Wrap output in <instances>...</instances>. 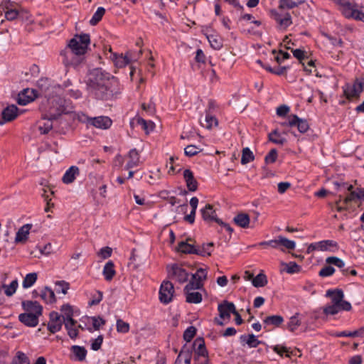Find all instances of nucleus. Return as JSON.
I'll list each match as a JSON object with an SVG mask.
<instances>
[{"instance_id": "63", "label": "nucleus", "mask_w": 364, "mask_h": 364, "mask_svg": "<svg viewBox=\"0 0 364 364\" xmlns=\"http://www.w3.org/2000/svg\"><path fill=\"white\" fill-rule=\"evenodd\" d=\"M300 325L299 320L296 316H291L287 324V328L289 331H294Z\"/></svg>"}, {"instance_id": "53", "label": "nucleus", "mask_w": 364, "mask_h": 364, "mask_svg": "<svg viewBox=\"0 0 364 364\" xmlns=\"http://www.w3.org/2000/svg\"><path fill=\"white\" fill-rule=\"evenodd\" d=\"M252 282L255 287H264L267 283V277L265 274L260 273L252 279Z\"/></svg>"}, {"instance_id": "39", "label": "nucleus", "mask_w": 364, "mask_h": 364, "mask_svg": "<svg viewBox=\"0 0 364 364\" xmlns=\"http://www.w3.org/2000/svg\"><path fill=\"white\" fill-rule=\"evenodd\" d=\"M343 186H346L347 190L350 192L349 194L343 199V204L348 205L349 203L355 201L356 199H358V191L357 190L353 191V185H347L346 183H343Z\"/></svg>"}, {"instance_id": "48", "label": "nucleus", "mask_w": 364, "mask_h": 364, "mask_svg": "<svg viewBox=\"0 0 364 364\" xmlns=\"http://www.w3.org/2000/svg\"><path fill=\"white\" fill-rule=\"evenodd\" d=\"M255 159V156L252 151L248 148L245 147L242 151L241 164L245 165Z\"/></svg>"}, {"instance_id": "1", "label": "nucleus", "mask_w": 364, "mask_h": 364, "mask_svg": "<svg viewBox=\"0 0 364 364\" xmlns=\"http://www.w3.org/2000/svg\"><path fill=\"white\" fill-rule=\"evenodd\" d=\"M87 87L89 93L99 100H107L120 92L118 80L107 76L99 69L90 73Z\"/></svg>"}, {"instance_id": "43", "label": "nucleus", "mask_w": 364, "mask_h": 364, "mask_svg": "<svg viewBox=\"0 0 364 364\" xmlns=\"http://www.w3.org/2000/svg\"><path fill=\"white\" fill-rule=\"evenodd\" d=\"M37 278H38V275H37V273H36V272L27 274L26 275V277H24L23 282H22L23 287L24 289H28V288L31 287L36 282Z\"/></svg>"}, {"instance_id": "47", "label": "nucleus", "mask_w": 364, "mask_h": 364, "mask_svg": "<svg viewBox=\"0 0 364 364\" xmlns=\"http://www.w3.org/2000/svg\"><path fill=\"white\" fill-rule=\"evenodd\" d=\"M18 286V284L17 279H14L9 285L3 284L2 287L4 289L5 294L7 296H11L15 294Z\"/></svg>"}, {"instance_id": "56", "label": "nucleus", "mask_w": 364, "mask_h": 364, "mask_svg": "<svg viewBox=\"0 0 364 364\" xmlns=\"http://www.w3.org/2000/svg\"><path fill=\"white\" fill-rule=\"evenodd\" d=\"M116 327L119 333H126L129 331V324L122 319L117 320Z\"/></svg>"}, {"instance_id": "49", "label": "nucleus", "mask_w": 364, "mask_h": 364, "mask_svg": "<svg viewBox=\"0 0 364 364\" xmlns=\"http://www.w3.org/2000/svg\"><path fill=\"white\" fill-rule=\"evenodd\" d=\"M11 364H30V362L28 358L24 353L18 351L16 355L13 358Z\"/></svg>"}, {"instance_id": "7", "label": "nucleus", "mask_w": 364, "mask_h": 364, "mask_svg": "<svg viewBox=\"0 0 364 364\" xmlns=\"http://www.w3.org/2000/svg\"><path fill=\"white\" fill-rule=\"evenodd\" d=\"M173 284L169 281H164L159 289V300L164 304H169L174 295Z\"/></svg>"}, {"instance_id": "62", "label": "nucleus", "mask_w": 364, "mask_h": 364, "mask_svg": "<svg viewBox=\"0 0 364 364\" xmlns=\"http://www.w3.org/2000/svg\"><path fill=\"white\" fill-rule=\"evenodd\" d=\"M277 159V151L275 149H272L265 156V162L266 164H273L276 161Z\"/></svg>"}, {"instance_id": "24", "label": "nucleus", "mask_w": 364, "mask_h": 364, "mask_svg": "<svg viewBox=\"0 0 364 364\" xmlns=\"http://www.w3.org/2000/svg\"><path fill=\"white\" fill-rule=\"evenodd\" d=\"M186 301L190 304H199L203 300L202 294L197 291L184 289Z\"/></svg>"}, {"instance_id": "13", "label": "nucleus", "mask_w": 364, "mask_h": 364, "mask_svg": "<svg viewBox=\"0 0 364 364\" xmlns=\"http://www.w3.org/2000/svg\"><path fill=\"white\" fill-rule=\"evenodd\" d=\"M63 320L61 319V316L56 311L50 313V321L48 323V328L52 333H55L60 331L63 326Z\"/></svg>"}, {"instance_id": "38", "label": "nucleus", "mask_w": 364, "mask_h": 364, "mask_svg": "<svg viewBox=\"0 0 364 364\" xmlns=\"http://www.w3.org/2000/svg\"><path fill=\"white\" fill-rule=\"evenodd\" d=\"M207 38L213 49L220 50L223 47V39L218 35L210 34L207 36Z\"/></svg>"}, {"instance_id": "58", "label": "nucleus", "mask_w": 364, "mask_h": 364, "mask_svg": "<svg viewBox=\"0 0 364 364\" xmlns=\"http://www.w3.org/2000/svg\"><path fill=\"white\" fill-rule=\"evenodd\" d=\"M202 149L195 145H188L184 149L185 154L187 156H193L199 153Z\"/></svg>"}, {"instance_id": "22", "label": "nucleus", "mask_w": 364, "mask_h": 364, "mask_svg": "<svg viewBox=\"0 0 364 364\" xmlns=\"http://www.w3.org/2000/svg\"><path fill=\"white\" fill-rule=\"evenodd\" d=\"M183 175L188 189L190 191H196L198 188V182L194 178L193 173L190 169H186L184 170Z\"/></svg>"}, {"instance_id": "11", "label": "nucleus", "mask_w": 364, "mask_h": 364, "mask_svg": "<svg viewBox=\"0 0 364 364\" xmlns=\"http://www.w3.org/2000/svg\"><path fill=\"white\" fill-rule=\"evenodd\" d=\"M341 311H343L341 309V307L340 306L333 304H329L323 306V308H319L316 310H315L313 313V316L315 319L322 318V314H323L326 316H328L329 315L333 316L339 313Z\"/></svg>"}, {"instance_id": "26", "label": "nucleus", "mask_w": 364, "mask_h": 364, "mask_svg": "<svg viewBox=\"0 0 364 364\" xmlns=\"http://www.w3.org/2000/svg\"><path fill=\"white\" fill-rule=\"evenodd\" d=\"M79 174V168L77 166H73L70 167L64 173L62 181L65 184L73 183L76 176Z\"/></svg>"}, {"instance_id": "44", "label": "nucleus", "mask_w": 364, "mask_h": 364, "mask_svg": "<svg viewBox=\"0 0 364 364\" xmlns=\"http://www.w3.org/2000/svg\"><path fill=\"white\" fill-rule=\"evenodd\" d=\"M277 241L278 248H279L280 246H282L283 247L290 250L295 249L296 243L293 240H290L283 236H279L277 237Z\"/></svg>"}, {"instance_id": "16", "label": "nucleus", "mask_w": 364, "mask_h": 364, "mask_svg": "<svg viewBox=\"0 0 364 364\" xmlns=\"http://www.w3.org/2000/svg\"><path fill=\"white\" fill-rule=\"evenodd\" d=\"M218 310L220 313V317L221 318L229 319L230 318V314H234L236 309L233 303L225 301L218 305Z\"/></svg>"}, {"instance_id": "6", "label": "nucleus", "mask_w": 364, "mask_h": 364, "mask_svg": "<svg viewBox=\"0 0 364 364\" xmlns=\"http://www.w3.org/2000/svg\"><path fill=\"white\" fill-rule=\"evenodd\" d=\"M200 213L202 218L205 221H215L221 226L224 227L230 232L233 231L232 228L228 224L223 223L221 220L216 217L215 211L213 210V208L211 205L206 204L205 206L200 210Z\"/></svg>"}, {"instance_id": "64", "label": "nucleus", "mask_w": 364, "mask_h": 364, "mask_svg": "<svg viewBox=\"0 0 364 364\" xmlns=\"http://www.w3.org/2000/svg\"><path fill=\"white\" fill-rule=\"evenodd\" d=\"M192 277L193 279H196L203 282L206 279L207 271L205 269L199 268Z\"/></svg>"}, {"instance_id": "2", "label": "nucleus", "mask_w": 364, "mask_h": 364, "mask_svg": "<svg viewBox=\"0 0 364 364\" xmlns=\"http://www.w3.org/2000/svg\"><path fill=\"white\" fill-rule=\"evenodd\" d=\"M90 43V37L89 34L82 33L80 35H75L74 37L70 40L68 45V48L70 50L71 54L76 55V60H70L69 54L67 51L61 53L64 55L63 63L65 65H72L77 67L84 59V55L87 53L88 46Z\"/></svg>"}, {"instance_id": "61", "label": "nucleus", "mask_w": 364, "mask_h": 364, "mask_svg": "<svg viewBox=\"0 0 364 364\" xmlns=\"http://www.w3.org/2000/svg\"><path fill=\"white\" fill-rule=\"evenodd\" d=\"M112 253V249L109 247H105L100 250L97 255L102 259H105L111 257Z\"/></svg>"}, {"instance_id": "23", "label": "nucleus", "mask_w": 364, "mask_h": 364, "mask_svg": "<svg viewBox=\"0 0 364 364\" xmlns=\"http://www.w3.org/2000/svg\"><path fill=\"white\" fill-rule=\"evenodd\" d=\"M129 161L125 166L126 169H131L139 166L140 163V156L136 149H132L129 152Z\"/></svg>"}, {"instance_id": "45", "label": "nucleus", "mask_w": 364, "mask_h": 364, "mask_svg": "<svg viewBox=\"0 0 364 364\" xmlns=\"http://www.w3.org/2000/svg\"><path fill=\"white\" fill-rule=\"evenodd\" d=\"M268 138L271 142L278 145H282L286 142V139L281 136L277 129H274L269 133Z\"/></svg>"}, {"instance_id": "18", "label": "nucleus", "mask_w": 364, "mask_h": 364, "mask_svg": "<svg viewBox=\"0 0 364 364\" xmlns=\"http://www.w3.org/2000/svg\"><path fill=\"white\" fill-rule=\"evenodd\" d=\"M90 125L98 129H107L112 125V120L105 116L91 117Z\"/></svg>"}, {"instance_id": "60", "label": "nucleus", "mask_w": 364, "mask_h": 364, "mask_svg": "<svg viewBox=\"0 0 364 364\" xmlns=\"http://www.w3.org/2000/svg\"><path fill=\"white\" fill-rule=\"evenodd\" d=\"M196 333V329L194 326H189L183 333V338L187 342L192 340Z\"/></svg>"}, {"instance_id": "30", "label": "nucleus", "mask_w": 364, "mask_h": 364, "mask_svg": "<svg viewBox=\"0 0 364 364\" xmlns=\"http://www.w3.org/2000/svg\"><path fill=\"white\" fill-rule=\"evenodd\" d=\"M110 58L114 61V63L117 68H124L130 63V59L127 55H117L116 53H111Z\"/></svg>"}, {"instance_id": "55", "label": "nucleus", "mask_w": 364, "mask_h": 364, "mask_svg": "<svg viewBox=\"0 0 364 364\" xmlns=\"http://www.w3.org/2000/svg\"><path fill=\"white\" fill-rule=\"evenodd\" d=\"M137 123L141 127L146 134H149L152 131L154 127V124L151 121H146L142 118H139L137 119Z\"/></svg>"}, {"instance_id": "19", "label": "nucleus", "mask_w": 364, "mask_h": 364, "mask_svg": "<svg viewBox=\"0 0 364 364\" xmlns=\"http://www.w3.org/2000/svg\"><path fill=\"white\" fill-rule=\"evenodd\" d=\"M18 115V108L16 105H11L4 108L1 112L4 122H0L2 124L5 122H9L14 119Z\"/></svg>"}, {"instance_id": "40", "label": "nucleus", "mask_w": 364, "mask_h": 364, "mask_svg": "<svg viewBox=\"0 0 364 364\" xmlns=\"http://www.w3.org/2000/svg\"><path fill=\"white\" fill-rule=\"evenodd\" d=\"M263 321L266 326H279L284 321V319L279 315H272L267 316Z\"/></svg>"}, {"instance_id": "54", "label": "nucleus", "mask_w": 364, "mask_h": 364, "mask_svg": "<svg viewBox=\"0 0 364 364\" xmlns=\"http://www.w3.org/2000/svg\"><path fill=\"white\" fill-rule=\"evenodd\" d=\"M203 287V283L201 281L192 278L191 280L186 285L184 289L196 291L202 289Z\"/></svg>"}, {"instance_id": "42", "label": "nucleus", "mask_w": 364, "mask_h": 364, "mask_svg": "<svg viewBox=\"0 0 364 364\" xmlns=\"http://www.w3.org/2000/svg\"><path fill=\"white\" fill-rule=\"evenodd\" d=\"M281 264L284 267V271H286L288 274H295L299 273L301 270V267L297 264L295 262H289L288 263L282 262Z\"/></svg>"}, {"instance_id": "25", "label": "nucleus", "mask_w": 364, "mask_h": 364, "mask_svg": "<svg viewBox=\"0 0 364 364\" xmlns=\"http://www.w3.org/2000/svg\"><path fill=\"white\" fill-rule=\"evenodd\" d=\"M240 340L242 345L246 344L249 348H256L262 343V341H259L254 334L241 335Z\"/></svg>"}, {"instance_id": "35", "label": "nucleus", "mask_w": 364, "mask_h": 364, "mask_svg": "<svg viewBox=\"0 0 364 364\" xmlns=\"http://www.w3.org/2000/svg\"><path fill=\"white\" fill-rule=\"evenodd\" d=\"M213 242L203 244L202 246L196 247L195 254L203 257L210 256L213 252Z\"/></svg>"}, {"instance_id": "33", "label": "nucleus", "mask_w": 364, "mask_h": 364, "mask_svg": "<svg viewBox=\"0 0 364 364\" xmlns=\"http://www.w3.org/2000/svg\"><path fill=\"white\" fill-rule=\"evenodd\" d=\"M3 11L4 12V17L8 21H14L18 18V17L20 16L21 13V10L8 6H6L5 9L3 8Z\"/></svg>"}, {"instance_id": "3", "label": "nucleus", "mask_w": 364, "mask_h": 364, "mask_svg": "<svg viewBox=\"0 0 364 364\" xmlns=\"http://www.w3.org/2000/svg\"><path fill=\"white\" fill-rule=\"evenodd\" d=\"M67 112L63 107H58L56 109L53 107L50 108L48 114L38 122V129L41 134H46L48 133L53 128V119H56L62 114H65Z\"/></svg>"}, {"instance_id": "12", "label": "nucleus", "mask_w": 364, "mask_h": 364, "mask_svg": "<svg viewBox=\"0 0 364 364\" xmlns=\"http://www.w3.org/2000/svg\"><path fill=\"white\" fill-rule=\"evenodd\" d=\"M169 277L179 283H183L188 280V274L187 272L178 266V264H173L168 270Z\"/></svg>"}, {"instance_id": "31", "label": "nucleus", "mask_w": 364, "mask_h": 364, "mask_svg": "<svg viewBox=\"0 0 364 364\" xmlns=\"http://www.w3.org/2000/svg\"><path fill=\"white\" fill-rule=\"evenodd\" d=\"M40 296L48 304L54 303L56 300L54 291L48 287H45L41 291Z\"/></svg>"}, {"instance_id": "20", "label": "nucleus", "mask_w": 364, "mask_h": 364, "mask_svg": "<svg viewBox=\"0 0 364 364\" xmlns=\"http://www.w3.org/2000/svg\"><path fill=\"white\" fill-rule=\"evenodd\" d=\"M38 318L33 314L23 313L18 316V320L24 325L29 327H35L38 323Z\"/></svg>"}, {"instance_id": "4", "label": "nucleus", "mask_w": 364, "mask_h": 364, "mask_svg": "<svg viewBox=\"0 0 364 364\" xmlns=\"http://www.w3.org/2000/svg\"><path fill=\"white\" fill-rule=\"evenodd\" d=\"M325 296L331 299V304L340 306L343 311H348L352 308L350 302L343 300L344 293L340 289H328Z\"/></svg>"}, {"instance_id": "9", "label": "nucleus", "mask_w": 364, "mask_h": 364, "mask_svg": "<svg viewBox=\"0 0 364 364\" xmlns=\"http://www.w3.org/2000/svg\"><path fill=\"white\" fill-rule=\"evenodd\" d=\"M194 360L200 361L203 363H209L208 351L206 350L205 342L203 338H197L194 341Z\"/></svg>"}, {"instance_id": "14", "label": "nucleus", "mask_w": 364, "mask_h": 364, "mask_svg": "<svg viewBox=\"0 0 364 364\" xmlns=\"http://www.w3.org/2000/svg\"><path fill=\"white\" fill-rule=\"evenodd\" d=\"M271 17L276 21L281 28H287L292 23L291 17L289 13H286L282 16L277 11L272 10Z\"/></svg>"}, {"instance_id": "32", "label": "nucleus", "mask_w": 364, "mask_h": 364, "mask_svg": "<svg viewBox=\"0 0 364 364\" xmlns=\"http://www.w3.org/2000/svg\"><path fill=\"white\" fill-rule=\"evenodd\" d=\"M304 2L305 0H279V9H292Z\"/></svg>"}, {"instance_id": "27", "label": "nucleus", "mask_w": 364, "mask_h": 364, "mask_svg": "<svg viewBox=\"0 0 364 364\" xmlns=\"http://www.w3.org/2000/svg\"><path fill=\"white\" fill-rule=\"evenodd\" d=\"M70 350L73 355V359L77 361H83L86 358L87 350L83 346H73Z\"/></svg>"}, {"instance_id": "59", "label": "nucleus", "mask_w": 364, "mask_h": 364, "mask_svg": "<svg viewBox=\"0 0 364 364\" xmlns=\"http://www.w3.org/2000/svg\"><path fill=\"white\" fill-rule=\"evenodd\" d=\"M335 272L334 267L331 265L325 266L318 272V275L321 277H327L333 275Z\"/></svg>"}, {"instance_id": "29", "label": "nucleus", "mask_w": 364, "mask_h": 364, "mask_svg": "<svg viewBox=\"0 0 364 364\" xmlns=\"http://www.w3.org/2000/svg\"><path fill=\"white\" fill-rule=\"evenodd\" d=\"M326 263L328 264H333L341 269L343 274H348V268H345V262L337 257H328L326 259Z\"/></svg>"}, {"instance_id": "46", "label": "nucleus", "mask_w": 364, "mask_h": 364, "mask_svg": "<svg viewBox=\"0 0 364 364\" xmlns=\"http://www.w3.org/2000/svg\"><path fill=\"white\" fill-rule=\"evenodd\" d=\"M69 289L70 284L64 280L56 281L55 282V291L58 294L62 293L65 295Z\"/></svg>"}, {"instance_id": "21", "label": "nucleus", "mask_w": 364, "mask_h": 364, "mask_svg": "<svg viewBox=\"0 0 364 364\" xmlns=\"http://www.w3.org/2000/svg\"><path fill=\"white\" fill-rule=\"evenodd\" d=\"M31 228V224H26L21 227L16 232L15 237V243L18 244L25 242L28 239V236Z\"/></svg>"}, {"instance_id": "15", "label": "nucleus", "mask_w": 364, "mask_h": 364, "mask_svg": "<svg viewBox=\"0 0 364 364\" xmlns=\"http://www.w3.org/2000/svg\"><path fill=\"white\" fill-rule=\"evenodd\" d=\"M36 91L33 89H24L21 91L17 98L18 104L21 105H26L29 102L33 101L36 97Z\"/></svg>"}, {"instance_id": "57", "label": "nucleus", "mask_w": 364, "mask_h": 364, "mask_svg": "<svg viewBox=\"0 0 364 364\" xmlns=\"http://www.w3.org/2000/svg\"><path fill=\"white\" fill-rule=\"evenodd\" d=\"M87 320L92 321L95 330H99L105 323V321L100 316L88 317Z\"/></svg>"}, {"instance_id": "28", "label": "nucleus", "mask_w": 364, "mask_h": 364, "mask_svg": "<svg viewBox=\"0 0 364 364\" xmlns=\"http://www.w3.org/2000/svg\"><path fill=\"white\" fill-rule=\"evenodd\" d=\"M234 223L240 228H247L250 223V219L247 213H238L233 218Z\"/></svg>"}, {"instance_id": "34", "label": "nucleus", "mask_w": 364, "mask_h": 364, "mask_svg": "<svg viewBox=\"0 0 364 364\" xmlns=\"http://www.w3.org/2000/svg\"><path fill=\"white\" fill-rule=\"evenodd\" d=\"M64 324L69 337L71 339H75L78 336L77 321L75 320H70V321L64 322Z\"/></svg>"}, {"instance_id": "51", "label": "nucleus", "mask_w": 364, "mask_h": 364, "mask_svg": "<svg viewBox=\"0 0 364 364\" xmlns=\"http://www.w3.org/2000/svg\"><path fill=\"white\" fill-rule=\"evenodd\" d=\"M200 123L203 127L206 129H211L213 126L218 125V119L209 113H206L205 117V123L202 122Z\"/></svg>"}, {"instance_id": "8", "label": "nucleus", "mask_w": 364, "mask_h": 364, "mask_svg": "<svg viewBox=\"0 0 364 364\" xmlns=\"http://www.w3.org/2000/svg\"><path fill=\"white\" fill-rule=\"evenodd\" d=\"M343 88L348 99L358 97L364 90V78H357L353 85H346Z\"/></svg>"}, {"instance_id": "17", "label": "nucleus", "mask_w": 364, "mask_h": 364, "mask_svg": "<svg viewBox=\"0 0 364 364\" xmlns=\"http://www.w3.org/2000/svg\"><path fill=\"white\" fill-rule=\"evenodd\" d=\"M22 307L28 314H33L38 317L42 314L43 307L36 301H24L22 302Z\"/></svg>"}, {"instance_id": "52", "label": "nucleus", "mask_w": 364, "mask_h": 364, "mask_svg": "<svg viewBox=\"0 0 364 364\" xmlns=\"http://www.w3.org/2000/svg\"><path fill=\"white\" fill-rule=\"evenodd\" d=\"M273 350L277 353L279 356L283 357L285 355L287 358H291V352H290L289 348L286 346L276 345L272 347Z\"/></svg>"}, {"instance_id": "10", "label": "nucleus", "mask_w": 364, "mask_h": 364, "mask_svg": "<svg viewBox=\"0 0 364 364\" xmlns=\"http://www.w3.org/2000/svg\"><path fill=\"white\" fill-rule=\"evenodd\" d=\"M282 126L296 127L300 133H305L309 129V125L306 119L299 118L297 115L289 116L288 120L282 123Z\"/></svg>"}, {"instance_id": "50", "label": "nucleus", "mask_w": 364, "mask_h": 364, "mask_svg": "<svg viewBox=\"0 0 364 364\" xmlns=\"http://www.w3.org/2000/svg\"><path fill=\"white\" fill-rule=\"evenodd\" d=\"M105 13V9L103 7H98L97 11L95 12L92 17L90 20V23L92 26L96 25L97 23H99L101 21Z\"/></svg>"}, {"instance_id": "41", "label": "nucleus", "mask_w": 364, "mask_h": 364, "mask_svg": "<svg viewBox=\"0 0 364 364\" xmlns=\"http://www.w3.org/2000/svg\"><path fill=\"white\" fill-rule=\"evenodd\" d=\"M196 247L188 244L187 242L181 241L178 243V251L186 254H195Z\"/></svg>"}, {"instance_id": "5", "label": "nucleus", "mask_w": 364, "mask_h": 364, "mask_svg": "<svg viewBox=\"0 0 364 364\" xmlns=\"http://www.w3.org/2000/svg\"><path fill=\"white\" fill-rule=\"evenodd\" d=\"M338 249V243L331 240H324L316 242L311 243L307 247V253L314 251H329L336 252Z\"/></svg>"}, {"instance_id": "36", "label": "nucleus", "mask_w": 364, "mask_h": 364, "mask_svg": "<svg viewBox=\"0 0 364 364\" xmlns=\"http://www.w3.org/2000/svg\"><path fill=\"white\" fill-rule=\"evenodd\" d=\"M102 274L106 280L110 281L115 274L114 264L112 261L107 262L104 266Z\"/></svg>"}, {"instance_id": "37", "label": "nucleus", "mask_w": 364, "mask_h": 364, "mask_svg": "<svg viewBox=\"0 0 364 364\" xmlns=\"http://www.w3.org/2000/svg\"><path fill=\"white\" fill-rule=\"evenodd\" d=\"M60 311L62 312L61 317H63V323L70 321V320H74L73 318L74 316L73 309L70 304H63L60 308Z\"/></svg>"}]
</instances>
